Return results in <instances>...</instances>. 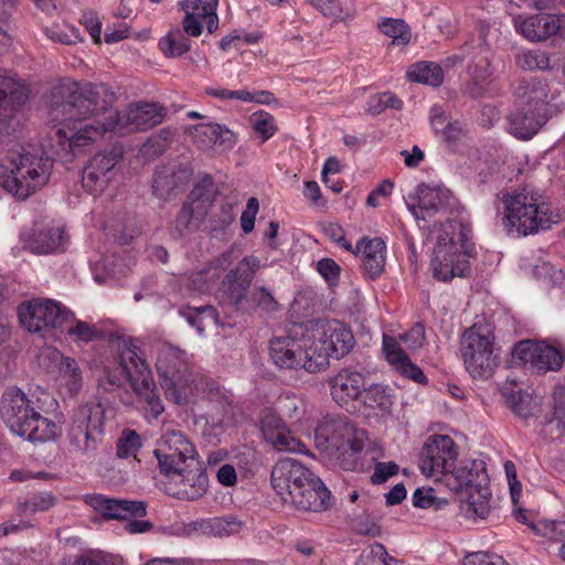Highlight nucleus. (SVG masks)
<instances>
[{"mask_svg":"<svg viewBox=\"0 0 565 565\" xmlns=\"http://www.w3.org/2000/svg\"><path fill=\"white\" fill-rule=\"evenodd\" d=\"M516 64L527 71L551 68L550 55L541 50L522 51L516 55Z\"/></svg>","mask_w":565,"mask_h":565,"instance_id":"48","label":"nucleus"},{"mask_svg":"<svg viewBox=\"0 0 565 565\" xmlns=\"http://www.w3.org/2000/svg\"><path fill=\"white\" fill-rule=\"evenodd\" d=\"M156 367L166 396L179 405L186 403L192 383L186 352L169 343H160Z\"/></svg>","mask_w":565,"mask_h":565,"instance_id":"8","label":"nucleus"},{"mask_svg":"<svg viewBox=\"0 0 565 565\" xmlns=\"http://www.w3.org/2000/svg\"><path fill=\"white\" fill-rule=\"evenodd\" d=\"M513 412L523 417L529 418L535 416L539 411V402L527 393H520L512 401Z\"/></svg>","mask_w":565,"mask_h":565,"instance_id":"53","label":"nucleus"},{"mask_svg":"<svg viewBox=\"0 0 565 565\" xmlns=\"http://www.w3.org/2000/svg\"><path fill=\"white\" fill-rule=\"evenodd\" d=\"M105 436V409L99 403H85L72 411L65 443L70 454L93 459Z\"/></svg>","mask_w":565,"mask_h":565,"instance_id":"6","label":"nucleus"},{"mask_svg":"<svg viewBox=\"0 0 565 565\" xmlns=\"http://www.w3.org/2000/svg\"><path fill=\"white\" fill-rule=\"evenodd\" d=\"M193 130L196 142L203 148L215 147L226 150L236 143L235 134L221 124H201L193 126Z\"/></svg>","mask_w":565,"mask_h":565,"instance_id":"33","label":"nucleus"},{"mask_svg":"<svg viewBox=\"0 0 565 565\" xmlns=\"http://www.w3.org/2000/svg\"><path fill=\"white\" fill-rule=\"evenodd\" d=\"M317 446L332 455H355L364 448L366 433L344 416H327L315 433Z\"/></svg>","mask_w":565,"mask_h":565,"instance_id":"11","label":"nucleus"},{"mask_svg":"<svg viewBox=\"0 0 565 565\" xmlns=\"http://www.w3.org/2000/svg\"><path fill=\"white\" fill-rule=\"evenodd\" d=\"M52 358L60 360L58 369L64 379L66 387L72 395H76L82 388V371L78 363L72 358H65L57 351L51 353Z\"/></svg>","mask_w":565,"mask_h":565,"instance_id":"41","label":"nucleus"},{"mask_svg":"<svg viewBox=\"0 0 565 565\" xmlns=\"http://www.w3.org/2000/svg\"><path fill=\"white\" fill-rule=\"evenodd\" d=\"M463 565H509L507 561L494 553L472 552L463 559Z\"/></svg>","mask_w":565,"mask_h":565,"instance_id":"55","label":"nucleus"},{"mask_svg":"<svg viewBox=\"0 0 565 565\" xmlns=\"http://www.w3.org/2000/svg\"><path fill=\"white\" fill-rule=\"evenodd\" d=\"M260 430L264 439L278 451L301 452L305 445L294 436L273 409H264L260 416Z\"/></svg>","mask_w":565,"mask_h":565,"instance_id":"23","label":"nucleus"},{"mask_svg":"<svg viewBox=\"0 0 565 565\" xmlns=\"http://www.w3.org/2000/svg\"><path fill=\"white\" fill-rule=\"evenodd\" d=\"M328 385L332 399L338 405L345 406L362 396L365 391V377L361 372L344 367L329 377Z\"/></svg>","mask_w":565,"mask_h":565,"instance_id":"24","label":"nucleus"},{"mask_svg":"<svg viewBox=\"0 0 565 565\" xmlns=\"http://www.w3.org/2000/svg\"><path fill=\"white\" fill-rule=\"evenodd\" d=\"M550 85L539 77L521 79L514 87L515 98L523 107L547 113Z\"/></svg>","mask_w":565,"mask_h":565,"instance_id":"28","label":"nucleus"},{"mask_svg":"<svg viewBox=\"0 0 565 565\" xmlns=\"http://www.w3.org/2000/svg\"><path fill=\"white\" fill-rule=\"evenodd\" d=\"M306 2L328 18L338 19L342 13V8L338 0H306Z\"/></svg>","mask_w":565,"mask_h":565,"instance_id":"60","label":"nucleus"},{"mask_svg":"<svg viewBox=\"0 0 565 565\" xmlns=\"http://www.w3.org/2000/svg\"><path fill=\"white\" fill-rule=\"evenodd\" d=\"M310 339L311 352L315 356L309 367L324 370L329 360L345 356L354 347L355 339L352 331L338 320L322 322L312 331Z\"/></svg>","mask_w":565,"mask_h":565,"instance_id":"10","label":"nucleus"},{"mask_svg":"<svg viewBox=\"0 0 565 565\" xmlns=\"http://www.w3.org/2000/svg\"><path fill=\"white\" fill-rule=\"evenodd\" d=\"M67 236L61 225L46 224L34 230L29 248L36 254H49L65 250Z\"/></svg>","mask_w":565,"mask_h":565,"instance_id":"32","label":"nucleus"},{"mask_svg":"<svg viewBox=\"0 0 565 565\" xmlns=\"http://www.w3.org/2000/svg\"><path fill=\"white\" fill-rule=\"evenodd\" d=\"M243 523L234 516L213 518L202 523V531L213 536H228L238 533Z\"/></svg>","mask_w":565,"mask_h":565,"instance_id":"42","label":"nucleus"},{"mask_svg":"<svg viewBox=\"0 0 565 565\" xmlns=\"http://www.w3.org/2000/svg\"><path fill=\"white\" fill-rule=\"evenodd\" d=\"M232 252H225L216 257L209 267L192 273L189 277V286L199 292H205L212 288L215 278L218 276L217 269H225L232 264Z\"/></svg>","mask_w":565,"mask_h":565,"instance_id":"35","label":"nucleus"},{"mask_svg":"<svg viewBox=\"0 0 565 565\" xmlns=\"http://www.w3.org/2000/svg\"><path fill=\"white\" fill-rule=\"evenodd\" d=\"M115 100V93L104 83L81 86L67 79L54 86L47 104L60 142H67L70 152L76 154L106 132L148 130L166 117L164 108L153 103L132 104L122 113L111 110Z\"/></svg>","mask_w":565,"mask_h":565,"instance_id":"1","label":"nucleus"},{"mask_svg":"<svg viewBox=\"0 0 565 565\" xmlns=\"http://www.w3.org/2000/svg\"><path fill=\"white\" fill-rule=\"evenodd\" d=\"M56 498L49 492H40L26 498L23 501H19L17 512L19 515L35 514L38 512H44L50 508L54 507Z\"/></svg>","mask_w":565,"mask_h":565,"instance_id":"45","label":"nucleus"},{"mask_svg":"<svg viewBox=\"0 0 565 565\" xmlns=\"http://www.w3.org/2000/svg\"><path fill=\"white\" fill-rule=\"evenodd\" d=\"M67 333L75 340L89 342L97 337V330L87 322L76 321L73 326L67 327Z\"/></svg>","mask_w":565,"mask_h":565,"instance_id":"57","label":"nucleus"},{"mask_svg":"<svg viewBox=\"0 0 565 565\" xmlns=\"http://www.w3.org/2000/svg\"><path fill=\"white\" fill-rule=\"evenodd\" d=\"M313 473L295 459H281L271 470L270 481L276 493L285 503L294 499V494L310 480Z\"/></svg>","mask_w":565,"mask_h":565,"instance_id":"20","label":"nucleus"},{"mask_svg":"<svg viewBox=\"0 0 565 565\" xmlns=\"http://www.w3.org/2000/svg\"><path fill=\"white\" fill-rule=\"evenodd\" d=\"M81 22L85 29L89 32L95 43L100 42L102 23L95 12H85Z\"/></svg>","mask_w":565,"mask_h":565,"instance_id":"62","label":"nucleus"},{"mask_svg":"<svg viewBox=\"0 0 565 565\" xmlns=\"http://www.w3.org/2000/svg\"><path fill=\"white\" fill-rule=\"evenodd\" d=\"M381 32L392 39L395 45H406L409 43L412 34L408 25L401 19H383L379 23Z\"/></svg>","mask_w":565,"mask_h":565,"instance_id":"46","label":"nucleus"},{"mask_svg":"<svg viewBox=\"0 0 565 565\" xmlns=\"http://www.w3.org/2000/svg\"><path fill=\"white\" fill-rule=\"evenodd\" d=\"M383 351L388 363L402 375L418 384L427 383V377L422 369L409 360L408 355L401 349L399 343L394 338L383 335Z\"/></svg>","mask_w":565,"mask_h":565,"instance_id":"29","label":"nucleus"},{"mask_svg":"<svg viewBox=\"0 0 565 565\" xmlns=\"http://www.w3.org/2000/svg\"><path fill=\"white\" fill-rule=\"evenodd\" d=\"M518 31L533 42L545 41L556 35L562 28L563 18L553 14H535L525 19H515Z\"/></svg>","mask_w":565,"mask_h":565,"instance_id":"26","label":"nucleus"},{"mask_svg":"<svg viewBox=\"0 0 565 565\" xmlns=\"http://www.w3.org/2000/svg\"><path fill=\"white\" fill-rule=\"evenodd\" d=\"M399 338L408 349H419L425 342V328L422 323H416L411 330L401 334Z\"/></svg>","mask_w":565,"mask_h":565,"instance_id":"58","label":"nucleus"},{"mask_svg":"<svg viewBox=\"0 0 565 565\" xmlns=\"http://www.w3.org/2000/svg\"><path fill=\"white\" fill-rule=\"evenodd\" d=\"M490 492L488 488L477 487L468 490L460 510L467 518L486 519L490 512Z\"/></svg>","mask_w":565,"mask_h":565,"instance_id":"39","label":"nucleus"},{"mask_svg":"<svg viewBox=\"0 0 565 565\" xmlns=\"http://www.w3.org/2000/svg\"><path fill=\"white\" fill-rule=\"evenodd\" d=\"M398 472V466L393 461L377 462L371 476L373 484H381Z\"/></svg>","mask_w":565,"mask_h":565,"instance_id":"59","label":"nucleus"},{"mask_svg":"<svg viewBox=\"0 0 565 565\" xmlns=\"http://www.w3.org/2000/svg\"><path fill=\"white\" fill-rule=\"evenodd\" d=\"M84 501L103 518L109 520H130L147 513V504L141 500L108 498L104 494H86Z\"/></svg>","mask_w":565,"mask_h":565,"instance_id":"22","label":"nucleus"},{"mask_svg":"<svg viewBox=\"0 0 565 565\" xmlns=\"http://www.w3.org/2000/svg\"><path fill=\"white\" fill-rule=\"evenodd\" d=\"M483 467L481 462L472 461L466 465L456 466L448 471L450 478L454 479L452 488L456 491L470 490L480 487V476L483 473Z\"/></svg>","mask_w":565,"mask_h":565,"instance_id":"36","label":"nucleus"},{"mask_svg":"<svg viewBox=\"0 0 565 565\" xmlns=\"http://www.w3.org/2000/svg\"><path fill=\"white\" fill-rule=\"evenodd\" d=\"M53 160L42 148L21 147L0 166V185L18 200H25L47 184Z\"/></svg>","mask_w":565,"mask_h":565,"instance_id":"2","label":"nucleus"},{"mask_svg":"<svg viewBox=\"0 0 565 565\" xmlns=\"http://www.w3.org/2000/svg\"><path fill=\"white\" fill-rule=\"evenodd\" d=\"M407 77L412 82L439 86L444 81V72L434 62H418L409 67Z\"/></svg>","mask_w":565,"mask_h":565,"instance_id":"40","label":"nucleus"},{"mask_svg":"<svg viewBox=\"0 0 565 565\" xmlns=\"http://www.w3.org/2000/svg\"><path fill=\"white\" fill-rule=\"evenodd\" d=\"M122 159V149L113 147L97 153L84 169L83 188L93 195L103 193L115 175V168Z\"/></svg>","mask_w":565,"mask_h":565,"instance_id":"19","label":"nucleus"},{"mask_svg":"<svg viewBox=\"0 0 565 565\" xmlns=\"http://www.w3.org/2000/svg\"><path fill=\"white\" fill-rule=\"evenodd\" d=\"M277 407L281 415L298 423L306 413V403L296 395H286L278 399Z\"/></svg>","mask_w":565,"mask_h":565,"instance_id":"51","label":"nucleus"},{"mask_svg":"<svg viewBox=\"0 0 565 565\" xmlns=\"http://www.w3.org/2000/svg\"><path fill=\"white\" fill-rule=\"evenodd\" d=\"M154 456L158 459L160 472L170 476L190 459H194L196 451L192 443L180 430H168L157 443Z\"/></svg>","mask_w":565,"mask_h":565,"instance_id":"17","label":"nucleus"},{"mask_svg":"<svg viewBox=\"0 0 565 565\" xmlns=\"http://www.w3.org/2000/svg\"><path fill=\"white\" fill-rule=\"evenodd\" d=\"M28 99V88L15 74L7 71L0 72V108L9 107L11 110L22 106Z\"/></svg>","mask_w":565,"mask_h":565,"instance_id":"34","label":"nucleus"},{"mask_svg":"<svg viewBox=\"0 0 565 565\" xmlns=\"http://www.w3.org/2000/svg\"><path fill=\"white\" fill-rule=\"evenodd\" d=\"M18 315L21 324L29 332L45 337L67 322L70 312L60 303L50 299H33L19 306Z\"/></svg>","mask_w":565,"mask_h":565,"instance_id":"13","label":"nucleus"},{"mask_svg":"<svg viewBox=\"0 0 565 565\" xmlns=\"http://www.w3.org/2000/svg\"><path fill=\"white\" fill-rule=\"evenodd\" d=\"M450 118L445 114V111L439 106H433L430 109V124L434 131L440 136L445 130L446 125Z\"/></svg>","mask_w":565,"mask_h":565,"instance_id":"64","label":"nucleus"},{"mask_svg":"<svg viewBox=\"0 0 565 565\" xmlns=\"http://www.w3.org/2000/svg\"><path fill=\"white\" fill-rule=\"evenodd\" d=\"M470 83L466 85L465 92L472 98L482 96L487 79L491 75L490 62L487 56L478 55L468 66Z\"/></svg>","mask_w":565,"mask_h":565,"instance_id":"37","label":"nucleus"},{"mask_svg":"<svg viewBox=\"0 0 565 565\" xmlns=\"http://www.w3.org/2000/svg\"><path fill=\"white\" fill-rule=\"evenodd\" d=\"M547 113L522 107L509 116V131L519 139L527 140L547 121Z\"/></svg>","mask_w":565,"mask_h":565,"instance_id":"30","label":"nucleus"},{"mask_svg":"<svg viewBox=\"0 0 565 565\" xmlns=\"http://www.w3.org/2000/svg\"><path fill=\"white\" fill-rule=\"evenodd\" d=\"M212 177L206 175L198 183L183 203L174 221V232L184 236L195 231L206 217L215 198Z\"/></svg>","mask_w":565,"mask_h":565,"instance_id":"12","label":"nucleus"},{"mask_svg":"<svg viewBox=\"0 0 565 565\" xmlns=\"http://www.w3.org/2000/svg\"><path fill=\"white\" fill-rule=\"evenodd\" d=\"M260 268V259L254 255H248L227 270L221 281L220 289L230 305L237 309L243 308L253 279Z\"/></svg>","mask_w":565,"mask_h":565,"instance_id":"15","label":"nucleus"},{"mask_svg":"<svg viewBox=\"0 0 565 565\" xmlns=\"http://www.w3.org/2000/svg\"><path fill=\"white\" fill-rule=\"evenodd\" d=\"M460 351L465 367L473 379H489L499 364L494 334L488 324L475 323L465 330Z\"/></svg>","mask_w":565,"mask_h":565,"instance_id":"9","label":"nucleus"},{"mask_svg":"<svg viewBox=\"0 0 565 565\" xmlns=\"http://www.w3.org/2000/svg\"><path fill=\"white\" fill-rule=\"evenodd\" d=\"M167 477L179 486L175 495L180 499L196 500L207 491L209 478L198 457L177 467V471Z\"/></svg>","mask_w":565,"mask_h":565,"instance_id":"21","label":"nucleus"},{"mask_svg":"<svg viewBox=\"0 0 565 565\" xmlns=\"http://www.w3.org/2000/svg\"><path fill=\"white\" fill-rule=\"evenodd\" d=\"M469 244L461 228L455 225L445 227L438 236L430 262V269L436 279L448 281L462 277L469 268Z\"/></svg>","mask_w":565,"mask_h":565,"instance_id":"7","label":"nucleus"},{"mask_svg":"<svg viewBox=\"0 0 565 565\" xmlns=\"http://www.w3.org/2000/svg\"><path fill=\"white\" fill-rule=\"evenodd\" d=\"M354 249V254L361 253L362 267L370 278L373 279L382 274L385 267L386 259V245L382 238L363 237L358 242L356 247Z\"/></svg>","mask_w":565,"mask_h":565,"instance_id":"31","label":"nucleus"},{"mask_svg":"<svg viewBox=\"0 0 565 565\" xmlns=\"http://www.w3.org/2000/svg\"><path fill=\"white\" fill-rule=\"evenodd\" d=\"M417 204L407 205L412 214L416 218L425 220L427 216H431L437 213L440 209L449 204L451 199V192L448 189L440 186H429L422 183L416 189Z\"/></svg>","mask_w":565,"mask_h":565,"instance_id":"27","label":"nucleus"},{"mask_svg":"<svg viewBox=\"0 0 565 565\" xmlns=\"http://www.w3.org/2000/svg\"><path fill=\"white\" fill-rule=\"evenodd\" d=\"M182 7L185 13L201 20L206 25L209 33H213L217 30V0H184Z\"/></svg>","mask_w":565,"mask_h":565,"instance_id":"38","label":"nucleus"},{"mask_svg":"<svg viewBox=\"0 0 565 565\" xmlns=\"http://www.w3.org/2000/svg\"><path fill=\"white\" fill-rule=\"evenodd\" d=\"M458 457V448L447 435H431L419 452V469L427 476L448 475Z\"/></svg>","mask_w":565,"mask_h":565,"instance_id":"14","label":"nucleus"},{"mask_svg":"<svg viewBox=\"0 0 565 565\" xmlns=\"http://www.w3.org/2000/svg\"><path fill=\"white\" fill-rule=\"evenodd\" d=\"M159 47L166 56L178 57L186 53L191 45L189 38L181 30H174L159 41Z\"/></svg>","mask_w":565,"mask_h":565,"instance_id":"43","label":"nucleus"},{"mask_svg":"<svg viewBox=\"0 0 565 565\" xmlns=\"http://www.w3.org/2000/svg\"><path fill=\"white\" fill-rule=\"evenodd\" d=\"M514 366H529L539 373L556 371L562 366V354L553 347L530 340L514 344L512 352Z\"/></svg>","mask_w":565,"mask_h":565,"instance_id":"18","label":"nucleus"},{"mask_svg":"<svg viewBox=\"0 0 565 565\" xmlns=\"http://www.w3.org/2000/svg\"><path fill=\"white\" fill-rule=\"evenodd\" d=\"M140 447V436L135 430L127 429L118 439L116 454L119 458L136 457Z\"/></svg>","mask_w":565,"mask_h":565,"instance_id":"52","label":"nucleus"},{"mask_svg":"<svg viewBox=\"0 0 565 565\" xmlns=\"http://www.w3.org/2000/svg\"><path fill=\"white\" fill-rule=\"evenodd\" d=\"M501 202L502 225L509 234L527 236L548 230L558 222V214L554 213L550 203L533 189L523 188L503 193Z\"/></svg>","mask_w":565,"mask_h":565,"instance_id":"5","label":"nucleus"},{"mask_svg":"<svg viewBox=\"0 0 565 565\" xmlns=\"http://www.w3.org/2000/svg\"><path fill=\"white\" fill-rule=\"evenodd\" d=\"M70 32L71 33H66L62 30H50L46 33L51 40L66 45L75 44L82 40L77 30L74 28H71Z\"/></svg>","mask_w":565,"mask_h":565,"instance_id":"63","label":"nucleus"},{"mask_svg":"<svg viewBox=\"0 0 565 565\" xmlns=\"http://www.w3.org/2000/svg\"><path fill=\"white\" fill-rule=\"evenodd\" d=\"M402 100L393 93L385 92L372 95L366 103V111L371 115H379L387 108L401 109Z\"/></svg>","mask_w":565,"mask_h":565,"instance_id":"50","label":"nucleus"},{"mask_svg":"<svg viewBox=\"0 0 565 565\" xmlns=\"http://www.w3.org/2000/svg\"><path fill=\"white\" fill-rule=\"evenodd\" d=\"M310 339H297L289 335L275 337L269 343V355L280 369H303L309 373L318 370L309 367L315 356L310 354Z\"/></svg>","mask_w":565,"mask_h":565,"instance_id":"16","label":"nucleus"},{"mask_svg":"<svg viewBox=\"0 0 565 565\" xmlns=\"http://www.w3.org/2000/svg\"><path fill=\"white\" fill-rule=\"evenodd\" d=\"M252 128L262 137L265 142L277 131L276 121L273 115L265 110H258L249 117Z\"/></svg>","mask_w":565,"mask_h":565,"instance_id":"49","label":"nucleus"},{"mask_svg":"<svg viewBox=\"0 0 565 565\" xmlns=\"http://www.w3.org/2000/svg\"><path fill=\"white\" fill-rule=\"evenodd\" d=\"M318 273L324 278L329 286L339 282L340 266L331 258H322L317 263Z\"/></svg>","mask_w":565,"mask_h":565,"instance_id":"56","label":"nucleus"},{"mask_svg":"<svg viewBox=\"0 0 565 565\" xmlns=\"http://www.w3.org/2000/svg\"><path fill=\"white\" fill-rule=\"evenodd\" d=\"M246 301H250L253 306L264 311L271 312L278 309V302L273 294L265 287H256Z\"/></svg>","mask_w":565,"mask_h":565,"instance_id":"54","label":"nucleus"},{"mask_svg":"<svg viewBox=\"0 0 565 565\" xmlns=\"http://www.w3.org/2000/svg\"><path fill=\"white\" fill-rule=\"evenodd\" d=\"M361 398L366 407L377 409L383 414L390 413L393 405L391 395L379 384L371 385L369 388L365 387Z\"/></svg>","mask_w":565,"mask_h":565,"instance_id":"47","label":"nucleus"},{"mask_svg":"<svg viewBox=\"0 0 565 565\" xmlns=\"http://www.w3.org/2000/svg\"><path fill=\"white\" fill-rule=\"evenodd\" d=\"M324 234L334 243H337L339 246H341L343 249L350 252V253H355V249L353 248V246L351 245V243H349L345 237H344V232H343V228L339 225V224H335V223H330L328 225L324 226Z\"/></svg>","mask_w":565,"mask_h":565,"instance_id":"61","label":"nucleus"},{"mask_svg":"<svg viewBox=\"0 0 565 565\" xmlns=\"http://www.w3.org/2000/svg\"><path fill=\"white\" fill-rule=\"evenodd\" d=\"M181 315L200 334L216 321L215 309L211 306L186 308L181 310Z\"/></svg>","mask_w":565,"mask_h":565,"instance_id":"44","label":"nucleus"},{"mask_svg":"<svg viewBox=\"0 0 565 565\" xmlns=\"http://www.w3.org/2000/svg\"><path fill=\"white\" fill-rule=\"evenodd\" d=\"M116 361L122 377L107 371L99 380V388L114 391L122 385L124 379L127 380L140 401L147 404V412L152 418H158L164 408L140 348L131 341L119 343Z\"/></svg>","mask_w":565,"mask_h":565,"instance_id":"3","label":"nucleus"},{"mask_svg":"<svg viewBox=\"0 0 565 565\" xmlns=\"http://www.w3.org/2000/svg\"><path fill=\"white\" fill-rule=\"evenodd\" d=\"M40 399H32L22 390L8 387L0 402V415L9 429L29 441L54 440L60 429L42 415Z\"/></svg>","mask_w":565,"mask_h":565,"instance_id":"4","label":"nucleus"},{"mask_svg":"<svg viewBox=\"0 0 565 565\" xmlns=\"http://www.w3.org/2000/svg\"><path fill=\"white\" fill-rule=\"evenodd\" d=\"M289 503L299 510L321 512L331 507V493L321 479L312 475Z\"/></svg>","mask_w":565,"mask_h":565,"instance_id":"25","label":"nucleus"}]
</instances>
